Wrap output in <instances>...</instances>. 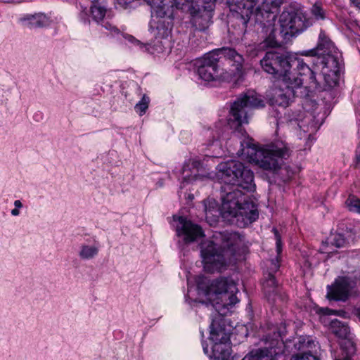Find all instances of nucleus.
Returning <instances> with one entry per match:
<instances>
[{
	"label": "nucleus",
	"instance_id": "30",
	"mask_svg": "<svg viewBox=\"0 0 360 360\" xmlns=\"http://www.w3.org/2000/svg\"><path fill=\"white\" fill-rule=\"evenodd\" d=\"M197 289L199 295L210 296L214 295L213 281L205 276H199L196 278Z\"/></svg>",
	"mask_w": 360,
	"mask_h": 360
},
{
	"label": "nucleus",
	"instance_id": "1",
	"mask_svg": "<svg viewBox=\"0 0 360 360\" xmlns=\"http://www.w3.org/2000/svg\"><path fill=\"white\" fill-rule=\"evenodd\" d=\"M333 44L323 31H321L319 41L315 48L305 51L304 55L312 56L308 64L309 72H304L302 77L306 79L311 87H321L323 81L328 86H333L340 70V64L337 53H333Z\"/></svg>",
	"mask_w": 360,
	"mask_h": 360
},
{
	"label": "nucleus",
	"instance_id": "10",
	"mask_svg": "<svg viewBox=\"0 0 360 360\" xmlns=\"http://www.w3.org/2000/svg\"><path fill=\"white\" fill-rule=\"evenodd\" d=\"M226 4L233 18L231 27L236 30V34L238 37L244 36L257 0H226Z\"/></svg>",
	"mask_w": 360,
	"mask_h": 360
},
{
	"label": "nucleus",
	"instance_id": "3",
	"mask_svg": "<svg viewBox=\"0 0 360 360\" xmlns=\"http://www.w3.org/2000/svg\"><path fill=\"white\" fill-rule=\"evenodd\" d=\"M221 213L230 223L244 228L259 217L257 205L240 188L222 186Z\"/></svg>",
	"mask_w": 360,
	"mask_h": 360
},
{
	"label": "nucleus",
	"instance_id": "14",
	"mask_svg": "<svg viewBox=\"0 0 360 360\" xmlns=\"http://www.w3.org/2000/svg\"><path fill=\"white\" fill-rule=\"evenodd\" d=\"M218 55L221 60L222 67L224 68V62L232 68L231 71L236 77H240L243 75V65L245 59L242 54L238 53L235 49L231 47H222L213 50Z\"/></svg>",
	"mask_w": 360,
	"mask_h": 360
},
{
	"label": "nucleus",
	"instance_id": "24",
	"mask_svg": "<svg viewBox=\"0 0 360 360\" xmlns=\"http://www.w3.org/2000/svg\"><path fill=\"white\" fill-rule=\"evenodd\" d=\"M277 343L274 340L269 347L259 348L255 351H252L242 360H276L280 353V351H278V348L276 347Z\"/></svg>",
	"mask_w": 360,
	"mask_h": 360
},
{
	"label": "nucleus",
	"instance_id": "37",
	"mask_svg": "<svg viewBox=\"0 0 360 360\" xmlns=\"http://www.w3.org/2000/svg\"><path fill=\"white\" fill-rule=\"evenodd\" d=\"M79 18L84 24H89L90 20L89 17V11L86 8H84V9L81 11L79 14Z\"/></svg>",
	"mask_w": 360,
	"mask_h": 360
},
{
	"label": "nucleus",
	"instance_id": "28",
	"mask_svg": "<svg viewBox=\"0 0 360 360\" xmlns=\"http://www.w3.org/2000/svg\"><path fill=\"white\" fill-rule=\"evenodd\" d=\"M99 249V243L96 240H94V243L92 245L82 244L78 255L82 260H90L98 255Z\"/></svg>",
	"mask_w": 360,
	"mask_h": 360
},
{
	"label": "nucleus",
	"instance_id": "48",
	"mask_svg": "<svg viewBox=\"0 0 360 360\" xmlns=\"http://www.w3.org/2000/svg\"><path fill=\"white\" fill-rule=\"evenodd\" d=\"M191 301H192V302H197V300H191Z\"/></svg>",
	"mask_w": 360,
	"mask_h": 360
},
{
	"label": "nucleus",
	"instance_id": "20",
	"mask_svg": "<svg viewBox=\"0 0 360 360\" xmlns=\"http://www.w3.org/2000/svg\"><path fill=\"white\" fill-rule=\"evenodd\" d=\"M351 288L349 278L340 276L335 279L333 286H328L327 297L335 301H346Z\"/></svg>",
	"mask_w": 360,
	"mask_h": 360
},
{
	"label": "nucleus",
	"instance_id": "42",
	"mask_svg": "<svg viewBox=\"0 0 360 360\" xmlns=\"http://www.w3.org/2000/svg\"><path fill=\"white\" fill-rule=\"evenodd\" d=\"M283 335H284V334H283V331L279 330V331L278 332V335H277V337H278V338H282V336H283Z\"/></svg>",
	"mask_w": 360,
	"mask_h": 360
},
{
	"label": "nucleus",
	"instance_id": "21",
	"mask_svg": "<svg viewBox=\"0 0 360 360\" xmlns=\"http://www.w3.org/2000/svg\"><path fill=\"white\" fill-rule=\"evenodd\" d=\"M151 13L157 18H167L172 20L174 18V9L179 8L180 1L175 0H153L150 4Z\"/></svg>",
	"mask_w": 360,
	"mask_h": 360
},
{
	"label": "nucleus",
	"instance_id": "16",
	"mask_svg": "<svg viewBox=\"0 0 360 360\" xmlns=\"http://www.w3.org/2000/svg\"><path fill=\"white\" fill-rule=\"evenodd\" d=\"M258 1L257 0V3ZM287 2L288 0H261L255 11L252 9L251 16L254 15L255 22L263 20L276 21L281 6Z\"/></svg>",
	"mask_w": 360,
	"mask_h": 360
},
{
	"label": "nucleus",
	"instance_id": "34",
	"mask_svg": "<svg viewBox=\"0 0 360 360\" xmlns=\"http://www.w3.org/2000/svg\"><path fill=\"white\" fill-rule=\"evenodd\" d=\"M347 243V240L342 233L335 234L331 240V244L338 248L345 247Z\"/></svg>",
	"mask_w": 360,
	"mask_h": 360
},
{
	"label": "nucleus",
	"instance_id": "27",
	"mask_svg": "<svg viewBox=\"0 0 360 360\" xmlns=\"http://www.w3.org/2000/svg\"><path fill=\"white\" fill-rule=\"evenodd\" d=\"M201 166V162L198 160H192L185 163L181 169L183 183H191L202 179L203 175L198 173L199 168Z\"/></svg>",
	"mask_w": 360,
	"mask_h": 360
},
{
	"label": "nucleus",
	"instance_id": "5",
	"mask_svg": "<svg viewBox=\"0 0 360 360\" xmlns=\"http://www.w3.org/2000/svg\"><path fill=\"white\" fill-rule=\"evenodd\" d=\"M260 65L264 71L282 80L291 79L297 75L302 77L304 72H309L308 64L302 59L277 51L266 52Z\"/></svg>",
	"mask_w": 360,
	"mask_h": 360
},
{
	"label": "nucleus",
	"instance_id": "11",
	"mask_svg": "<svg viewBox=\"0 0 360 360\" xmlns=\"http://www.w3.org/2000/svg\"><path fill=\"white\" fill-rule=\"evenodd\" d=\"M282 81L283 85L273 90L270 102L272 105L286 108L295 96V89L301 87L306 79L304 77H293L291 79Z\"/></svg>",
	"mask_w": 360,
	"mask_h": 360
},
{
	"label": "nucleus",
	"instance_id": "23",
	"mask_svg": "<svg viewBox=\"0 0 360 360\" xmlns=\"http://www.w3.org/2000/svg\"><path fill=\"white\" fill-rule=\"evenodd\" d=\"M19 22L22 27L32 30L48 27L50 25L51 20L46 14L36 13L25 15L19 19Z\"/></svg>",
	"mask_w": 360,
	"mask_h": 360
},
{
	"label": "nucleus",
	"instance_id": "12",
	"mask_svg": "<svg viewBox=\"0 0 360 360\" xmlns=\"http://www.w3.org/2000/svg\"><path fill=\"white\" fill-rule=\"evenodd\" d=\"M218 55L214 51L204 55L197 62V72L202 79L210 82L219 79L225 68L222 67Z\"/></svg>",
	"mask_w": 360,
	"mask_h": 360
},
{
	"label": "nucleus",
	"instance_id": "13",
	"mask_svg": "<svg viewBox=\"0 0 360 360\" xmlns=\"http://www.w3.org/2000/svg\"><path fill=\"white\" fill-rule=\"evenodd\" d=\"M214 295L219 296L223 302V307L229 308L239 302L236 295L238 292L236 283L231 278L221 277L213 281Z\"/></svg>",
	"mask_w": 360,
	"mask_h": 360
},
{
	"label": "nucleus",
	"instance_id": "17",
	"mask_svg": "<svg viewBox=\"0 0 360 360\" xmlns=\"http://www.w3.org/2000/svg\"><path fill=\"white\" fill-rule=\"evenodd\" d=\"M255 26L262 39L263 47L276 48L281 46L283 43H286L283 39L281 41L277 39L275 21L263 20L255 22Z\"/></svg>",
	"mask_w": 360,
	"mask_h": 360
},
{
	"label": "nucleus",
	"instance_id": "36",
	"mask_svg": "<svg viewBox=\"0 0 360 360\" xmlns=\"http://www.w3.org/2000/svg\"><path fill=\"white\" fill-rule=\"evenodd\" d=\"M291 360H319L316 356L312 355L311 353H304L302 355H296L293 356Z\"/></svg>",
	"mask_w": 360,
	"mask_h": 360
},
{
	"label": "nucleus",
	"instance_id": "41",
	"mask_svg": "<svg viewBox=\"0 0 360 360\" xmlns=\"http://www.w3.org/2000/svg\"><path fill=\"white\" fill-rule=\"evenodd\" d=\"M129 41H131V42H136L137 43V44H139L140 43L139 41L136 40L134 37L132 36H129Z\"/></svg>",
	"mask_w": 360,
	"mask_h": 360
},
{
	"label": "nucleus",
	"instance_id": "46",
	"mask_svg": "<svg viewBox=\"0 0 360 360\" xmlns=\"http://www.w3.org/2000/svg\"><path fill=\"white\" fill-rule=\"evenodd\" d=\"M353 1H356L357 4H360V0H352Z\"/></svg>",
	"mask_w": 360,
	"mask_h": 360
},
{
	"label": "nucleus",
	"instance_id": "19",
	"mask_svg": "<svg viewBox=\"0 0 360 360\" xmlns=\"http://www.w3.org/2000/svg\"><path fill=\"white\" fill-rule=\"evenodd\" d=\"M191 15V22L195 30L205 32L210 25L212 14L210 11L206 10L202 6H194L193 4L188 8Z\"/></svg>",
	"mask_w": 360,
	"mask_h": 360
},
{
	"label": "nucleus",
	"instance_id": "40",
	"mask_svg": "<svg viewBox=\"0 0 360 360\" xmlns=\"http://www.w3.org/2000/svg\"><path fill=\"white\" fill-rule=\"evenodd\" d=\"M11 213L13 216H18L20 214L19 209L15 207L11 210Z\"/></svg>",
	"mask_w": 360,
	"mask_h": 360
},
{
	"label": "nucleus",
	"instance_id": "8",
	"mask_svg": "<svg viewBox=\"0 0 360 360\" xmlns=\"http://www.w3.org/2000/svg\"><path fill=\"white\" fill-rule=\"evenodd\" d=\"M210 329V339L214 342L210 358L214 360H229L231 329L228 327L227 320L219 311L212 316Z\"/></svg>",
	"mask_w": 360,
	"mask_h": 360
},
{
	"label": "nucleus",
	"instance_id": "25",
	"mask_svg": "<svg viewBox=\"0 0 360 360\" xmlns=\"http://www.w3.org/2000/svg\"><path fill=\"white\" fill-rule=\"evenodd\" d=\"M238 179L236 183V188H241L247 192H253L256 186L255 184L254 172L248 166L242 162L240 172H238Z\"/></svg>",
	"mask_w": 360,
	"mask_h": 360
},
{
	"label": "nucleus",
	"instance_id": "9",
	"mask_svg": "<svg viewBox=\"0 0 360 360\" xmlns=\"http://www.w3.org/2000/svg\"><path fill=\"white\" fill-rule=\"evenodd\" d=\"M264 106V101L255 91H248L240 94L231 106L229 124L231 127L236 128V131H240L243 124L248 123L249 110Z\"/></svg>",
	"mask_w": 360,
	"mask_h": 360
},
{
	"label": "nucleus",
	"instance_id": "4",
	"mask_svg": "<svg viewBox=\"0 0 360 360\" xmlns=\"http://www.w3.org/2000/svg\"><path fill=\"white\" fill-rule=\"evenodd\" d=\"M252 141V139L240 141V149L237 154L250 157L264 170L276 172L292 153V148L283 140H274L262 147Z\"/></svg>",
	"mask_w": 360,
	"mask_h": 360
},
{
	"label": "nucleus",
	"instance_id": "33",
	"mask_svg": "<svg viewBox=\"0 0 360 360\" xmlns=\"http://www.w3.org/2000/svg\"><path fill=\"white\" fill-rule=\"evenodd\" d=\"M135 0H115V5L116 8H120L124 9L131 8L134 6L133 4ZM147 4H150L153 0H142Z\"/></svg>",
	"mask_w": 360,
	"mask_h": 360
},
{
	"label": "nucleus",
	"instance_id": "15",
	"mask_svg": "<svg viewBox=\"0 0 360 360\" xmlns=\"http://www.w3.org/2000/svg\"><path fill=\"white\" fill-rule=\"evenodd\" d=\"M173 219L177 223L176 226V234L179 237H183L184 243H193L198 238L204 236V232L201 226L193 223L191 220H188L186 217L174 216Z\"/></svg>",
	"mask_w": 360,
	"mask_h": 360
},
{
	"label": "nucleus",
	"instance_id": "2",
	"mask_svg": "<svg viewBox=\"0 0 360 360\" xmlns=\"http://www.w3.org/2000/svg\"><path fill=\"white\" fill-rule=\"evenodd\" d=\"M215 238L220 239L221 243L205 240L200 245L204 269L210 273L221 271L229 264L236 261L238 251L243 241L241 236L237 232H221L219 233V237Z\"/></svg>",
	"mask_w": 360,
	"mask_h": 360
},
{
	"label": "nucleus",
	"instance_id": "18",
	"mask_svg": "<svg viewBox=\"0 0 360 360\" xmlns=\"http://www.w3.org/2000/svg\"><path fill=\"white\" fill-rule=\"evenodd\" d=\"M242 162L238 160H231L219 163L217 167V176L224 184V186L236 187L238 174L240 172Z\"/></svg>",
	"mask_w": 360,
	"mask_h": 360
},
{
	"label": "nucleus",
	"instance_id": "22",
	"mask_svg": "<svg viewBox=\"0 0 360 360\" xmlns=\"http://www.w3.org/2000/svg\"><path fill=\"white\" fill-rule=\"evenodd\" d=\"M330 329L334 335L342 339L340 342V354H339L337 356H347V349L343 347V344L346 341H349L356 348L354 342L348 338L350 332L349 327L345 322L340 321L338 319H334L332 320L330 323Z\"/></svg>",
	"mask_w": 360,
	"mask_h": 360
},
{
	"label": "nucleus",
	"instance_id": "47",
	"mask_svg": "<svg viewBox=\"0 0 360 360\" xmlns=\"http://www.w3.org/2000/svg\"><path fill=\"white\" fill-rule=\"evenodd\" d=\"M358 315H359V317L360 319V308L358 309Z\"/></svg>",
	"mask_w": 360,
	"mask_h": 360
},
{
	"label": "nucleus",
	"instance_id": "31",
	"mask_svg": "<svg viewBox=\"0 0 360 360\" xmlns=\"http://www.w3.org/2000/svg\"><path fill=\"white\" fill-rule=\"evenodd\" d=\"M203 204L206 219L208 221L209 219L214 217L213 221L216 222L219 214H221L217 202L214 200H205Z\"/></svg>",
	"mask_w": 360,
	"mask_h": 360
},
{
	"label": "nucleus",
	"instance_id": "7",
	"mask_svg": "<svg viewBox=\"0 0 360 360\" xmlns=\"http://www.w3.org/2000/svg\"><path fill=\"white\" fill-rule=\"evenodd\" d=\"M280 36L288 42L312 25V20L307 17L303 10L296 4L283 7L279 17Z\"/></svg>",
	"mask_w": 360,
	"mask_h": 360
},
{
	"label": "nucleus",
	"instance_id": "29",
	"mask_svg": "<svg viewBox=\"0 0 360 360\" xmlns=\"http://www.w3.org/2000/svg\"><path fill=\"white\" fill-rule=\"evenodd\" d=\"M172 28V20L170 22L160 20L157 22L155 27L150 25V30L156 39H166L170 34Z\"/></svg>",
	"mask_w": 360,
	"mask_h": 360
},
{
	"label": "nucleus",
	"instance_id": "43",
	"mask_svg": "<svg viewBox=\"0 0 360 360\" xmlns=\"http://www.w3.org/2000/svg\"><path fill=\"white\" fill-rule=\"evenodd\" d=\"M203 350L205 354H208V349L207 347H203Z\"/></svg>",
	"mask_w": 360,
	"mask_h": 360
},
{
	"label": "nucleus",
	"instance_id": "35",
	"mask_svg": "<svg viewBox=\"0 0 360 360\" xmlns=\"http://www.w3.org/2000/svg\"><path fill=\"white\" fill-rule=\"evenodd\" d=\"M349 210L352 212L360 213V200L358 199H351L348 202Z\"/></svg>",
	"mask_w": 360,
	"mask_h": 360
},
{
	"label": "nucleus",
	"instance_id": "39",
	"mask_svg": "<svg viewBox=\"0 0 360 360\" xmlns=\"http://www.w3.org/2000/svg\"><path fill=\"white\" fill-rule=\"evenodd\" d=\"M332 314H337V315H339V316H343L344 314H346L345 311H342V310H340V311H337V310H330Z\"/></svg>",
	"mask_w": 360,
	"mask_h": 360
},
{
	"label": "nucleus",
	"instance_id": "26",
	"mask_svg": "<svg viewBox=\"0 0 360 360\" xmlns=\"http://www.w3.org/2000/svg\"><path fill=\"white\" fill-rule=\"evenodd\" d=\"M90 11L93 20L98 25L101 24L102 27H104L105 30H110L112 32H118V29L116 28L114 25L110 24L109 22H105L103 20L106 14L107 9L105 6L103 5L101 2H99L98 0L92 1Z\"/></svg>",
	"mask_w": 360,
	"mask_h": 360
},
{
	"label": "nucleus",
	"instance_id": "44",
	"mask_svg": "<svg viewBox=\"0 0 360 360\" xmlns=\"http://www.w3.org/2000/svg\"><path fill=\"white\" fill-rule=\"evenodd\" d=\"M356 158L357 162H360V153L359 155H357Z\"/></svg>",
	"mask_w": 360,
	"mask_h": 360
},
{
	"label": "nucleus",
	"instance_id": "45",
	"mask_svg": "<svg viewBox=\"0 0 360 360\" xmlns=\"http://www.w3.org/2000/svg\"><path fill=\"white\" fill-rule=\"evenodd\" d=\"M199 303L202 304H205L207 307H208V304L207 303H206L204 301H200Z\"/></svg>",
	"mask_w": 360,
	"mask_h": 360
},
{
	"label": "nucleus",
	"instance_id": "6",
	"mask_svg": "<svg viewBox=\"0 0 360 360\" xmlns=\"http://www.w3.org/2000/svg\"><path fill=\"white\" fill-rule=\"evenodd\" d=\"M272 231L275 236L277 255L274 259L267 261L266 268L263 271L262 290L269 302L275 303L278 300L284 302L287 300V296L284 292H281V286L277 280L281 260V236L276 228H274Z\"/></svg>",
	"mask_w": 360,
	"mask_h": 360
},
{
	"label": "nucleus",
	"instance_id": "38",
	"mask_svg": "<svg viewBox=\"0 0 360 360\" xmlns=\"http://www.w3.org/2000/svg\"><path fill=\"white\" fill-rule=\"evenodd\" d=\"M14 206L15 208L20 209L22 207V203L20 200H16L14 201Z\"/></svg>",
	"mask_w": 360,
	"mask_h": 360
},
{
	"label": "nucleus",
	"instance_id": "32",
	"mask_svg": "<svg viewBox=\"0 0 360 360\" xmlns=\"http://www.w3.org/2000/svg\"><path fill=\"white\" fill-rule=\"evenodd\" d=\"M150 98L146 95H143L141 101H139L134 106V109L136 112H139L140 115H143L146 113V110L148 108Z\"/></svg>",
	"mask_w": 360,
	"mask_h": 360
}]
</instances>
